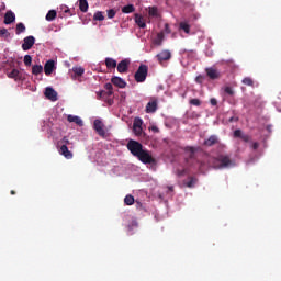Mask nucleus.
<instances>
[{
	"label": "nucleus",
	"instance_id": "f257e3e1",
	"mask_svg": "<svg viewBox=\"0 0 281 281\" xmlns=\"http://www.w3.org/2000/svg\"><path fill=\"white\" fill-rule=\"evenodd\" d=\"M126 148L131 151V155L138 158V161H142V164H157V160L153 157V154H150L148 149L144 148L142 143L130 139Z\"/></svg>",
	"mask_w": 281,
	"mask_h": 281
},
{
	"label": "nucleus",
	"instance_id": "f03ea898",
	"mask_svg": "<svg viewBox=\"0 0 281 281\" xmlns=\"http://www.w3.org/2000/svg\"><path fill=\"white\" fill-rule=\"evenodd\" d=\"M234 166H236V162L227 154H218L213 158V168L215 170H225L227 168H234Z\"/></svg>",
	"mask_w": 281,
	"mask_h": 281
},
{
	"label": "nucleus",
	"instance_id": "7ed1b4c3",
	"mask_svg": "<svg viewBox=\"0 0 281 281\" xmlns=\"http://www.w3.org/2000/svg\"><path fill=\"white\" fill-rule=\"evenodd\" d=\"M183 175H186V171L183 172L178 171V177L180 179L179 180L180 188H194V186H196L199 180L192 176H187V178H183Z\"/></svg>",
	"mask_w": 281,
	"mask_h": 281
},
{
	"label": "nucleus",
	"instance_id": "20e7f679",
	"mask_svg": "<svg viewBox=\"0 0 281 281\" xmlns=\"http://www.w3.org/2000/svg\"><path fill=\"white\" fill-rule=\"evenodd\" d=\"M148 77V67L144 64H140L138 69L134 75V80L137 82H146V78Z\"/></svg>",
	"mask_w": 281,
	"mask_h": 281
},
{
	"label": "nucleus",
	"instance_id": "39448f33",
	"mask_svg": "<svg viewBox=\"0 0 281 281\" xmlns=\"http://www.w3.org/2000/svg\"><path fill=\"white\" fill-rule=\"evenodd\" d=\"M157 109H159V101L157 98H151L145 108L146 113H156Z\"/></svg>",
	"mask_w": 281,
	"mask_h": 281
},
{
	"label": "nucleus",
	"instance_id": "423d86ee",
	"mask_svg": "<svg viewBox=\"0 0 281 281\" xmlns=\"http://www.w3.org/2000/svg\"><path fill=\"white\" fill-rule=\"evenodd\" d=\"M36 43V38L32 35H29L24 38V43L22 44L23 52H29V49H32L34 47V44Z\"/></svg>",
	"mask_w": 281,
	"mask_h": 281
},
{
	"label": "nucleus",
	"instance_id": "0eeeda50",
	"mask_svg": "<svg viewBox=\"0 0 281 281\" xmlns=\"http://www.w3.org/2000/svg\"><path fill=\"white\" fill-rule=\"evenodd\" d=\"M93 128L100 137H104V135H106V132L104 131V123H102L100 119L94 120Z\"/></svg>",
	"mask_w": 281,
	"mask_h": 281
},
{
	"label": "nucleus",
	"instance_id": "6e6552de",
	"mask_svg": "<svg viewBox=\"0 0 281 281\" xmlns=\"http://www.w3.org/2000/svg\"><path fill=\"white\" fill-rule=\"evenodd\" d=\"M54 69H56V63L53 59L47 60L44 65V74L46 76H52V74H54Z\"/></svg>",
	"mask_w": 281,
	"mask_h": 281
},
{
	"label": "nucleus",
	"instance_id": "1a4fd4ad",
	"mask_svg": "<svg viewBox=\"0 0 281 281\" xmlns=\"http://www.w3.org/2000/svg\"><path fill=\"white\" fill-rule=\"evenodd\" d=\"M130 65H131V60L128 59L121 60L116 66L119 74H126V71H128Z\"/></svg>",
	"mask_w": 281,
	"mask_h": 281
},
{
	"label": "nucleus",
	"instance_id": "9d476101",
	"mask_svg": "<svg viewBox=\"0 0 281 281\" xmlns=\"http://www.w3.org/2000/svg\"><path fill=\"white\" fill-rule=\"evenodd\" d=\"M44 95L52 102H56V100H58V92H56L54 88H46Z\"/></svg>",
	"mask_w": 281,
	"mask_h": 281
},
{
	"label": "nucleus",
	"instance_id": "9b49d317",
	"mask_svg": "<svg viewBox=\"0 0 281 281\" xmlns=\"http://www.w3.org/2000/svg\"><path fill=\"white\" fill-rule=\"evenodd\" d=\"M156 58L161 65V63H165V60H170V58H172V55L168 50H162L156 55Z\"/></svg>",
	"mask_w": 281,
	"mask_h": 281
},
{
	"label": "nucleus",
	"instance_id": "f8f14e48",
	"mask_svg": "<svg viewBox=\"0 0 281 281\" xmlns=\"http://www.w3.org/2000/svg\"><path fill=\"white\" fill-rule=\"evenodd\" d=\"M7 76H8V78H11L13 80H22L23 79V72L16 68H13L10 72L7 74Z\"/></svg>",
	"mask_w": 281,
	"mask_h": 281
},
{
	"label": "nucleus",
	"instance_id": "ddd939ff",
	"mask_svg": "<svg viewBox=\"0 0 281 281\" xmlns=\"http://www.w3.org/2000/svg\"><path fill=\"white\" fill-rule=\"evenodd\" d=\"M111 82L114 87H119V89H126V81L121 77H112Z\"/></svg>",
	"mask_w": 281,
	"mask_h": 281
},
{
	"label": "nucleus",
	"instance_id": "4468645a",
	"mask_svg": "<svg viewBox=\"0 0 281 281\" xmlns=\"http://www.w3.org/2000/svg\"><path fill=\"white\" fill-rule=\"evenodd\" d=\"M16 21V15L11 10L7 11L4 14V25H10Z\"/></svg>",
	"mask_w": 281,
	"mask_h": 281
},
{
	"label": "nucleus",
	"instance_id": "2eb2a0df",
	"mask_svg": "<svg viewBox=\"0 0 281 281\" xmlns=\"http://www.w3.org/2000/svg\"><path fill=\"white\" fill-rule=\"evenodd\" d=\"M190 22L188 20H184L182 22L179 23V33L180 36L182 34V32H184V34H190Z\"/></svg>",
	"mask_w": 281,
	"mask_h": 281
},
{
	"label": "nucleus",
	"instance_id": "dca6fc26",
	"mask_svg": "<svg viewBox=\"0 0 281 281\" xmlns=\"http://www.w3.org/2000/svg\"><path fill=\"white\" fill-rule=\"evenodd\" d=\"M205 71L206 76H209L211 80H218V78H221V72L214 68H206Z\"/></svg>",
	"mask_w": 281,
	"mask_h": 281
},
{
	"label": "nucleus",
	"instance_id": "f3484780",
	"mask_svg": "<svg viewBox=\"0 0 281 281\" xmlns=\"http://www.w3.org/2000/svg\"><path fill=\"white\" fill-rule=\"evenodd\" d=\"M234 137H239V139H243V142H246V143L251 142V136H249L247 134H243L241 130H235Z\"/></svg>",
	"mask_w": 281,
	"mask_h": 281
},
{
	"label": "nucleus",
	"instance_id": "a211bd4d",
	"mask_svg": "<svg viewBox=\"0 0 281 281\" xmlns=\"http://www.w3.org/2000/svg\"><path fill=\"white\" fill-rule=\"evenodd\" d=\"M59 153L66 158V159H72L74 154L69 150L67 145H61L59 148Z\"/></svg>",
	"mask_w": 281,
	"mask_h": 281
},
{
	"label": "nucleus",
	"instance_id": "6ab92c4d",
	"mask_svg": "<svg viewBox=\"0 0 281 281\" xmlns=\"http://www.w3.org/2000/svg\"><path fill=\"white\" fill-rule=\"evenodd\" d=\"M133 131H134V134L139 136L142 135V120H135L134 121V124H133Z\"/></svg>",
	"mask_w": 281,
	"mask_h": 281
},
{
	"label": "nucleus",
	"instance_id": "aec40b11",
	"mask_svg": "<svg viewBox=\"0 0 281 281\" xmlns=\"http://www.w3.org/2000/svg\"><path fill=\"white\" fill-rule=\"evenodd\" d=\"M215 144H218V136L211 135L207 139L204 140V145L212 147L215 146Z\"/></svg>",
	"mask_w": 281,
	"mask_h": 281
},
{
	"label": "nucleus",
	"instance_id": "412c9836",
	"mask_svg": "<svg viewBox=\"0 0 281 281\" xmlns=\"http://www.w3.org/2000/svg\"><path fill=\"white\" fill-rule=\"evenodd\" d=\"M67 120H68V122H70V123H74V124H77V126H82V119H80V116H76V115H71V114H69L68 116H67Z\"/></svg>",
	"mask_w": 281,
	"mask_h": 281
},
{
	"label": "nucleus",
	"instance_id": "4be33fe9",
	"mask_svg": "<svg viewBox=\"0 0 281 281\" xmlns=\"http://www.w3.org/2000/svg\"><path fill=\"white\" fill-rule=\"evenodd\" d=\"M135 23L136 25H138V27H140L142 30H144V27H146V20H144V16L136 14L135 15Z\"/></svg>",
	"mask_w": 281,
	"mask_h": 281
},
{
	"label": "nucleus",
	"instance_id": "5701e85b",
	"mask_svg": "<svg viewBox=\"0 0 281 281\" xmlns=\"http://www.w3.org/2000/svg\"><path fill=\"white\" fill-rule=\"evenodd\" d=\"M105 67L109 69H115L117 67V61L111 57L105 58Z\"/></svg>",
	"mask_w": 281,
	"mask_h": 281
},
{
	"label": "nucleus",
	"instance_id": "b1692460",
	"mask_svg": "<svg viewBox=\"0 0 281 281\" xmlns=\"http://www.w3.org/2000/svg\"><path fill=\"white\" fill-rule=\"evenodd\" d=\"M79 10L81 12H88V10H89V2L87 0H79Z\"/></svg>",
	"mask_w": 281,
	"mask_h": 281
},
{
	"label": "nucleus",
	"instance_id": "393cba45",
	"mask_svg": "<svg viewBox=\"0 0 281 281\" xmlns=\"http://www.w3.org/2000/svg\"><path fill=\"white\" fill-rule=\"evenodd\" d=\"M122 12H123V14H131V13L135 12V5L127 4V5L123 7Z\"/></svg>",
	"mask_w": 281,
	"mask_h": 281
},
{
	"label": "nucleus",
	"instance_id": "a878e982",
	"mask_svg": "<svg viewBox=\"0 0 281 281\" xmlns=\"http://www.w3.org/2000/svg\"><path fill=\"white\" fill-rule=\"evenodd\" d=\"M25 30H26L25 24H23V22H20L15 26V34L19 36L20 34H23Z\"/></svg>",
	"mask_w": 281,
	"mask_h": 281
},
{
	"label": "nucleus",
	"instance_id": "bb28decb",
	"mask_svg": "<svg viewBox=\"0 0 281 281\" xmlns=\"http://www.w3.org/2000/svg\"><path fill=\"white\" fill-rule=\"evenodd\" d=\"M104 89L106 90V97L111 98V95H113V83L108 82L104 85Z\"/></svg>",
	"mask_w": 281,
	"mask_h": 281
},
{
	"label": "nucleus",
	"instance_id": "cd10ccee",
	"mask_svg": "<svg viewBox=\"0 0 281 281\" xmlns=\"http://www.w3.org/2000/svg\"><path fill=\"white\" fill-rule=\"evenodd\" d=\"M32 74H33V76H38L40 74H43V66L34 65L32 67Z\"/></svg>",
	"mask_w": 281,
	"mask_h": 281
},
{
	"label": "nucleus",
	"instance_id": "c85d7f7f",
	"mask_svg": "<svg viewBox=\"0 0 281 281\" xmlns=\"http://www.w3.org/2000/svg\"><path fill=\"white\" fill-rule=\"evenodd\" d=\"M58 13L56 10H49L48 13L46 14V21H54Z\"/></svg>",
	"mask_w": 281,
	"mask_h": 281
},
{
	"label": "nucleus",
	"instance_id": "c756f323",
	"mask_svg": "<svg viewBox=\"0 0 281 281\" xmlns=\"http://www.w3.org/2000/svg\"><path fill=\"white\" fill-rule=\"evenodd\" d=\"M161 43H164V32L158 33L154 38V45H161Z\"/></svg>",
	"mask_w": 281,
	"mask_h": 281
},
{
	"label": "nucleus",
	"instance_id": "7c9ffc66",
	"mask_svg": "<svg viewBox=\"0 0 281 281\" xmlns=\"http://www.w3.org/2000/svg\"><path fill=\"white\" fill-rule=\"evenodd\" d=\"M125 205H133L135 203V198L132 194H128L124 198Z\"/></svg>",
	"mask_w": 281,
	"mask_h": 281
},
{
	"label": "nucleus",
	"instance_id": "2f4dec72",
	"mask_svg": "<svg viewBox=\"0 0 281 281\" xmlns=\"http://www.w3.org/2000/svg\"><path fill=\"white\" fill-rule=\"evenodd\" d=\"M241 82L246 85V87H254V79H251V77H245Z\"/></svg>",
	"mask_w": 281,
	"mask_h": 281
},
{
	"label": "nucleus",
	"instance_id": "473e14b6",
	"mask_svg": "<svg viewBox=\"0 0 281 281\" xmlns=\"http://www.w3.org/2000/svg\"><path fill=\"white\" fill-rule=\"evenodd\" d=\"M93 21H104V14L102 11H98L93 15Z\"/></svg>",
	"mask_w": 281,
	"mask_h": 281
},
{
	"label": "nucleus",
	"instance_id": "72a5a7b5",
	"mask_svg": "<svg viewBox=\"0 0 281 281\" xmlns=\"http://www.w3.org/2000/svg\"><path fill=\"white\" fill-rule=\"evenodd\" d=\"M72 71H74L75 76H82L85 74V68L75 67V68H72Z\"/></svg>",
	"mask_w": 281,
	"mask_h": 281
},
{
	"label": "nucleus",
	"instance_id": "f704fd0d",
	"mask_svg": "<svg viewBox=\"0 0 281 281\" xmlns=\"http://www.w3.org/2000/svg\"><path fill=\"white\" fill-rule=\"evenodd\" d=\"M10 32H8V29H1L0 30V37L1 38H9Z\"/></svg>",
	"mask_w": 281,
	"mask_h": 281
},
{
	"label": "nucleus",
	"instance_id": "c9c22d12",
	"mask_svg": "<svg viewBox=\"0 0 281 281\" xmlns=\"http://www.w3.org/2000/svg\"><path fill=\"white\" fill-rule=\"evenodd\" d=\"M24 65L26 67H30L32 65V56H30V55L24 56Z\"/></svg>",
	"mask_w": 281,
	"mask_h": 281
},
{
	"label": "nucleus",
	"instance_id": "e433bc0d",
	"mask_svg": "<svg viewBox=\"0 0 281 281\" xmlns=\"http://www.w3.org/2000/svg\"><path fill=\"white\" fill-rule=\"evenodd\" d=\"M189 104H191L192 106H200L201 105V100H199V99H191L189 101Z\"/></svg>",
	"mask_w": 281,
	"mask_h": 281
},
{
	"label": "nucleus",
	"instance_id": "4c0bfd02",
	"mask_svg": "<svg viewBox=\"0 0 281 281\" xmlns=\"http://www.w3.org/2000/svg\"><path fill=\"white\" fill-rule=\"evenodd\" d=\"M106 12H108V19H114L115 18V14H116L115 9H109Z\"/></svg>",
	"mask_w": 281,
	"mask_h": 281
},
{
	"label": "nucleus",
	"instance_id": "58836bf2",
	"mask_svg": "<svg viewBox=\"0 0 281 281\" xmlns=\"http://www.w3.org/2000/svg\"><path fill=\"white\" fill-rule=\"evenodd\" d=\"M60 142L63 146H69V144H71V142H69V138L67 136H64Z\"/></svg>",
	"mask_w": 281,
	"mask_h": 281
},
{
	"label": "nucleus",
	"instance_id": "ea45409f",
	"mask_svg": "<svg viewBox=\"0 0 281 281\" xmlns=\"http://www.w3.org/2000/svg\"><path fill=\"white\" fill-rule=\"evenodd\" d=\"M203 80H205V77H203L202 75L195 78V82H198V85H203Z\"/></svg>",
	"mask_w": 281,
	"mask_h": 281
},
{
	"label": "nucleus",
	"instance_id": "a19ab883",
	"mask_svg": "<svg viewBox=\"0 0 281 281\" xmlns=\"http://www.w3.org/2000/svg\"><path fill=\"white\" fill-rule=\"evenodd\" d=\"M224 91L227 93V95H234V89H232V87H226Z\"/></svg>",
	"mask_w": 281,
	"mask_h": 281
},
{
	"label": "nucleus",
	"instance_id": "79ce46f5",
	"mask_svg": "<svg viewBox=\"0 0 281 281\" xmlns=\"http://www.w3.org/2000/svg\"><path fill=\"white\" fill-rule=\"evenodd\" d=\"M149 16H157V8H150L149 9Z\"/></svg>",
	"mask_w": 281,
	"mask_h": 281
},
{
	"label": "nucleus",
	"instance_id": "37998d69",
	"mask_svg": "<svg viewBox=\"0 0 281 281\" xmlns=\"http://www.w3.org/2000/svg\"><path fill=\"white\" fill-rule=\"evenodd\" d=\"M97 95H98V99H99V100H102V97H103V95H106V91H104V90L99 91V92H97Z\"/></svg>",
	"mask_w": 281,
	"mask_h": 281
},
{
	"label": "nucleus",
	"instance_id": "c03bdc74",
	"mask_svg": "<svg viewBox=\"0 0 281 281\" xmlns=\"http://www.w3.org/2000/svg\"><path fill=\"white\" fill-rule=\"evenodd\" d=\"M252 150H258L260 148V144L258 142H255L251 146Z\"/></svg>",
	"mask_w": 281,
	"mask_h": 281
},
{
	"label": "nucleus",
	"instance_id": "a18cd8bd",
	"mask_svg": "<svg viewBox=\"0 0 281 281\" xmlns=\"http://www.w3.org/2000/svg\"><path fill=\"white\" fill-rule=\"evenodd\" d=\"M210 102L212 106H216V104H218V101L215 98H212Z\"/></svg>",
	"mask_w": 281,
	"mask_h": 281
},
{
	"label": "nucleus",
	"instance_id": "49530a36",
	"mask_svg": "<svg viewBox=\"0 0 281 281\" xmlns=\"http://www.w3.org/2000/svg\"><path fill=\"white\" fill-rule=\"evenodd\" d=\"M142 207H144V205L142 204V202L136 201V210H142Z\"/></svg>",
	"mask_w": 281,
	"mask_h": 281
},
{
	"label": "nucleus",
	"instance_id": "de8ad7c7",
	"mask_svg": "<svg viewBox=\"0 0 281 281\" xmlns=\"http://www.w3.org/2000/svg\"><path fill=\"white\" fill-rule=\"evenodd\" d=\"M165 32L166 34H170V26L168 24L165 25Z\"/></svg>",
	"mask_w": 281,
	"mask_h": 281
},
{
	"label": "nucleus",
	"instance_id": "09e8293b",
	"mask_svg": "<svg viewBox=\"0 0 281 281\" xmlns=\"http://www.w3.org/2000/svg\"><path fill=\"white\" fill-rule=\"evenodd\" d=\"M228 122H238V116H232Z\"/></svg>",
	"mask_w": 281,
	"mask_h": 281
},
{
	"label": "nucleus",
	"instance_id": "8fccbe9b",
	"mask_svg": "<svg viewBox=\"0 0 281 281\" xmlns=\"http://www.w3.org/2000/svg\"><path fill=\"white\" fill-rule=\"evenodd\" d=\"M151 131H153V133H159V127H157V126H151Z\"/></svg>",
	"mask_w": 281,
	"mask_h": 281
},
{
	"label": "nucleus",
	"instance_id": "3c124183",
	"mask_svg": "<svg viewBox=\"0 0 281 281\" xmlns=\"http://www.w3.org/2000/svg\"><path fill=\"white\" fill-rule=\"evenodd\" d=\"M11 194H12V195L16 194V191L11 190Z\"/></svg>",
	"mask_w": 281,
	"mask_h": 281
},
{
	"label": "nucleus",
	"instance_id": "603ef678",
	"mask_svg": "<svg viewBox=\"0 0 281 281\" xmlns=\"http://www.w3.org/2000/svg\"><path fill=\"white\" fill-rule=\"evenodd\" d=\"M4 9H5V3H2L1 10H4Z\"/></svg>",
	"mask_w": 281,
	"mask_h": 281
},
{
	"label": "nucleus",
	"instance_id": "864d4df0",
	"mask_svg": "<svg viewBox=\"0 0 281 281\" xmlns=\"http://www.w3.org/2000/svg\"><path fill=\"white\" fill-rule=\"evenodd\" d=\"M170 192H172V190H175V187H169Z\"/></svg>",
	"mask_w": 281,
	"mask_h": 281
}]
</instances>
